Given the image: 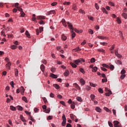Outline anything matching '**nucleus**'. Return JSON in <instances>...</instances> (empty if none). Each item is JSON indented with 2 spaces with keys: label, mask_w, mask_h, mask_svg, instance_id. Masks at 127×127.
Listing matches in <instances>:
<instances>
[{
  "label": "nucleus",
  "mask_w": 127,
  "mask_h": 127,
  "mask_svg": "<svg viewBox=\"0 0 127 127\" xmlns=\"http://www.w3.org/2000/svg\"><path fill=\"white\" fill-rule=\"evenodd\" d=\"M67 24H68V27L70 29V31L71 32V38L72 39H73L75 36H76V33L74 32V28H73V25L69 22H67Z\"/></svg>",
  "instance_id": "1"
},
{
  "label": "nucleus",
  "mask_w": 127,
  "mask_h": 127,
  "mask_svg": "<svg viewBox=\"0 0 127 127\" xmlns=\"http://www.w3.org/2000/svg\"><path fill=\"white\" fill-rule=\"evenodd\" d=\"M74 63L76 65H79V63H83V62H85V60L83 59H79L73 61Z\"/></svg>",
  "instance_id": "2"
},
{
  "label": "nucleus",
  "mask_w": 127,
  "mask_h": 127,
  "mask_svg": "<svg viewBox=\"0 0 127 127\" xmlns=\"http://www.w3.org/2000/svg\"><path fill=\"white\" fill-rule=\"evenodd\" d=\"M62 119H63V122L62 123V125L63 126V127H65L66 125V117H65L64 114L63 115Z\"/></svg>",
  "instance_id": "3"
},
{
  "label": "nucleus",
  "mask_w": 127,
  "mask_h": 127,
  "mask_svg": "<svg viewBox=\"0 0 127 127\" xmlns=\"http://www.w3.org/2000/svg\"><path fill=\"white\" fill-rule=\"evenodd\" d=\"M114 126L115 127H122V126L120 125V122L118 121H115L114 122Z\"/></svg>",
  "instance_id": "4"
},
{
  "label": "nucleus",
  "mask_w": 127,
  "mask_h": 127,
  "mask_svg": "<svg viewBox=\"0 0 127 127\" xmlns=\"http://www.w3.org/2000/svg\"><path fill=\"white\" fill-rule=\"evenodd\" d=\"M45 18H46V17L45 16H37V19H38V20H42V19H45Z\"/></svg>",
  "instance_id": "5"
},
{
  "label": "nucleus",
  "mask_w": 127,
  "mask_h": 127,
  "mask_svg": "<svg viewBox=\"0 0 127 127\" xmlns=\"http://www.w3.org/2000/svg\"><path fill=\"white\" fill-rule=\"evenodd\" d=\"M55 14V10H51L49 12H47L46 15H50V14Z\"/></svg>",
  "instance_id": "6"
},
{
  "label": "nucleus",
  "mask_w": 127,
  "mask_h": 127,
  "mask_svg": "<svg viewBox=\"0 0 127 127\" xmlns=\"http://www.w3.org/2000/svg\"><path fill=\"white\" fill-rule=\"evenodd\" d=\"M98 38L99 39H102V40H107L108 38L107 37L102 36H98Z\"/></svg>",
  "instance_id": "7"
},
{
  "label": "nucleus",
  "mask_w": 127,
  "mask_h": 127,
  "mask_svg": "<svg viewBox=\"0 0 127 127\" xmlns=\"http://www.w3.org/2000/svg\"><path fill=\"white\" fill-rule=\"evenodd\" d=\"M10 66H11V63H8L6 64V68L8 70H10Z\"/></svg>",
  "instance_id": "8"
},
{
  "label": "nucleus",
  "mask_w": 127,
  "mask_h": 127,
  "mask_svg": "<svg viewBox=\"0 0 127 127\" xmlns=\"http://www.w3.org/2000/svg\"><path fill=\"white\" fill-rule=\"evenodd\" d=\"M40 69L42 72H44V69H45V66L43 65V64L41 65Z\"/></svg>",
  "instance_id": "9"
},
{
  "label": "nucleus",
  "mask_w": 127,
  "mask_h": 127,
  "mask_svg": "<svg viewBox=\"0 0 127 127\" xmlns=\"http://www.w3.org/2000/svg\"><path fill=\"white\" fill-rule=\"evenodd\" d=\"M62 40H63L64 41H66V40L67 39V37H66V36H65L64 34H63L62 35Z\"/></svg>",
  "instance_id": "10"
},
{
  "label": "nucleus",
  "mask_w": 127,
  "mask_h": 127,
  "mask_svg": "<svg viewBox=\"0 0 127 127\" xmlns=\"http://www.w3.org/2000/svg\"><path fill=\"white\" fill-rule=\"evenodd\" d=\"M73 85H74V87H75V88H76V89H78L79 90H81V88L80 87L79 85H78V84L75 83H74Z\"/></svg>",
  "instance_id": "11"
},
{
  "label": "nucleus",
  "mask_w": 127,
  "mask_h": 127,
  "mask_svg": "<svg viewBox=\"0 0 127 127\" xmlns=\"http://www.w3.org/2000/svg\"><path fill=\"white\" fill-rule=\"evenodd\" d=\"M64 76H65V77H67L68 76H69V71L68 70H66L65 72L64 73Z\"/></svg>",
  "instance_id": "12"
},
{
  "label": "nucleus",
  "mask_w": 127,
  "mask_h": 127,
  "mask_svg": "<svg viewBox=\"0 0 127 127\" xmlns=\"http://www.w3.org/2000/svg\"><path fill=\"white\" fill-rule=\"evenodd\" d=\"M4 32H5V29H3L1 32V35H3L4 37H5L6 35H5V34L4 33Z\"/></svg>",
  "instance_id": "13"
},
{
  "label": "nucleus",
  "mask_w": 127,
  "mask_h": 127,
  "mask_svg": "<svg viewBox=\"0 0 127 127\" xmlns=\"http://www.w3.org/2000/svg\"><path fill=\"white\" fill-rule=\"evenodd\" d=\"M51 77H52V78H53L54 79H57V75L56 74H54L53 73H52L50 75Z\"/></svg>",
  "instance_id": "14"
},
{
  "label": "nucleus",
  "mask_w": 127,
  "mask_h": 127,
  "mask_svg": "<svg viewBox=\"0 0 127 127\" xmlns=\"http://www.w3.org/2000/svg\"><path fill=\"white\" fill-rule=\"evenodd\" d=\"M80 83H81V85H85L86 82H85V80H84V79L81 78V79H80Z\"/></svg>",
  "instance_id": "15"
},
{
  "label": "nucleus",
  "mask_w": 127,
  "mask_h": 127,
  "mask_svg": "<svg viewBox=\"0 0 127 127\" xmlns=\"http://www.w3.org/2000/svg\"><path fill=\"white\" fill-rule=\"evenodd\" d=\"M95 110L98 113H101V112H102V109H101V108H100L99 107H96Z\"/></svg>",
  "instance_id": "16"
},
{
  "label": "nucleus",
  "mask_w": 127,
  "mask_h": 127,
  "mask_svg": "<svg viewBox=\"0 0 127 127\" xmlns=\"http://www.w3.org/2000/svg\"><path fill=\"white\" fill-rule=\"evenodd\" d=\"M20 119L21 120V121L22 122H24V123H25V122H26V120H25V119H24V118L23 117V116L22 115H20Z\"/></svg>",
  "instance_id": "17"
},
{
  "label": "nucleus",
  "mask_w": 127,
  "mask_h": 127,
  "mask_svg": "<svg viewBox=\"0 0 127 127\" xmlns=\"http://www.w3.org/2000/svg\"><path fill=\"white\" fill-rule=\"evenodd\" d=\"M70 64L71 66L72 67V68H76L77 65H76L75 64L73 63H70Z\"/></svg>",
  "instance_id": "18"
},
{
  "label": "nucleus",
  "mask_w": 127,
  "mask_h": 127,
  "mask_svg": "<svg viewBox=\"0 0 127 127\" xmlns=\"http://www.w3.org/2000/svg\"><path fill=\"white\" fill-rule=\"evenodd\" d=\"M25 34L27 36L28 38H30V34H29L28 31H26Z\"/></svg>",
  "instance_id": "19"
},
{
  "label": "nucleus",
  "mask_w": 127,
  "mask_h": 127,
  "mask_svg": "<svg viewBox=\"0 0 127 127\" xmlns=\"http://www.w3.org/2000/svg\"><path fill=\"white\" fill-rule=\"evenodd\" d=\"M71 108L72 109V110L75 109V102H72L71 104Z\"/></svg>",
  "instance_id": "20"
},
{
  "label": "nucleus",
  "mask_w": 127,
  "mask_h": 127,
  "mask_svg": "<svg viewBox=\"0 0 127 127\" xmlns=\"http://www.w3.org/2000/svg\"><path fill=\"white\" fill-rule=\"evenodd\" d=\"M32 21H35L36 20V18L35 17L36 15L35 14H33L32 15Z\"/></svg>",
  "instance_id": "21"
},
{
  "label": "nucleus",
  "mask_w": 127,
  "mask_h": 127,
  "mask_svg": "<svg viewBox=\"0 0 127 127\" xmlns=\"http://www.w3.org/2000/svg\"><path fill=\"white\" fill-rule=\"evenodd\" d=\"M54 87L56 88V89H60V86H59V85L56 84H54Z\"/></svg>",
  "instance_id": "22"
},
{
  "label": "nucleus",
  "mask_w": 127,
  "mask_h": 127,
  "mask_svg": "<svg viewBox=\"0 0 127 127\" xmlns=\"http://www.w3.org/2000/svg\"><path fill=\"white\" fill-rule=\"evenodd\" d=\"M97 51H99V52H102V53H105V50H103V49H97Z\"/></svg>",
  "instance_id": "23"
},
{
  "label": "nucleus",
  "mask_w": 127,
  "mask_h": 127,
  "mask_svg": "<svg viewBox=\"0 0 127 127\" xmlns=\"http://www.w3.org/2000/svg\"><path fill=\"white\" fill-rule=\"evenodd\" d=\"M102 66H103V67H104L105 68H108V69L110 68V66H109L108 64H102Z\"/></svg>",
  "instance_id": "24"
},
{
  "label": "nucleus",
  "mask_w": 127,
  "mask_h": 127,
  "mask_svg": "<svg viewBox=\"0 0 127 127\" xmlns=\"http://www.w3.org/2000/svg\"><path fill=\"white\" fill-rule=\"evenodd\" d=\"M77 5H76V4H73L72 5V9H73V10H76L77 9Z\"/></svg>",
  "instance_id": "25"
},
{
  "label": "nucleus",
  "mask_w": 127,
  "mask_h": 127,
  "mask_svg": "<svg viewBox=\"0 0 127 127\" xmlns=\"http://www.w3.org/2000/svg\"><path fill=\"white\" fill-rule=\"evenodd\" d=\"M14 71L15 76H16V77H17V76H18V70H17V69H15Z\"/></svg>",
  "instance_id": "26"
},
{
  "label": "nucleus",
  "mask_w": 127,
  "mask_h": 127,
  "mask_svg": "<svg viewBox=\"0 0 127 127\" xmlns=\"http://www.w3.org/2000/svg\"><path fill=\"white\" fill-rule=\"evenodd\" d=\"M102 10L103 12H105V13H106V14H108V11H107L106 8H105V7H102Z\"/></svg>",
  "instance_id": "27"
},
{
  "label": "nucleus",
  "mask_w": 127,
  "mask_h": 127,
  "mask_svg": "<svg viewBox=\"0 0 127 127\" xmlns=\"http://www.w3.org/2000/svg\"><path fill=\"white\" fill-rule=\"evenodd\" d=\"M22 99L24 102H25V103H28L27 98L25 97V96H24L22 98Z\"/></svg>",
  "instance_id": "28"
},
{
  "label": "nucleus",
  "mask_w": 127,
  "mask_h": 127,
  "mask_svg": "<svg viewBox=\"0 0 127 127\" xmlns=\"http://www.w3.org/2000/svg\"><path fill=\"white\" fill-rule=\"evenodd\" d=\"M11 49H13V50H14V49H16V48H17V46H15V45H12L10 47Z\"/></svg>",
  "instance_id": "29"
},
{
  "label": "nucleus",
  "mask_w": 127,
  "mask_h": 127,
  "mask_svg": "<svg viewBox=\"0 0 127 127\" xmlns=\"http://www.w3.org/2000/svg\"><path fill=\"white\" fill-rule=\"evenodd\" d=\"M44 112H45V113H46V114H49V113H50V108L46 109L44 111Z\"/></svg>",
  "instance_id": "30"
},
{
  "label": "nucleus",
  "mask_w": 127,
  "mask_h": 127,
  "mask_svg": "<svg viewBox=\"0 0 127 127\" xmlns=\"http://www.w3.org/2000/svg\"><path fill=\"white\" fill-rule=\"evenodd\" d=\"M112 91H110L109 93H105V96H106V97H110V95H112Z\"/></svg>",
  "instance_id": "31"
},
{
  "label": "nucleus",
  "mask_w": 127,
  "mask_h": 127,
  "mask_svg": "<svg viewBox=\"0 0 127 127\" xmlns=\"http://www.w3.org/2000/svg\"><path fill=\"white\" fill-rule=\"evenodd\" d=\"M122 16H123V17H124V18H125L126 19H127V14L126 13H123L122 14Z\"/></svg>",
  "instance_id": "32"
},
{
  "label": "nucleus",
  "mask_w": 127,
  "mask_h": 127,
  "mask_svg": "<svg viewBox=\"0 0 127 127\" xmlns=\"http://www.w3.org/2000/svg\"><path fill=\"white\" fill-rule=\"evenodd\" d=\"M97 70H98V67H97V66H95L92 68V72H97Z\"/></svg>",
  "instance_id": "33"
},
{
  "label": "nucleus",
  "mask_w": 127,
  "mask_h": 127,
  "mask_svg": "<svg viewBox=\"0 0 127 127\" xmlns=\"http://www.w3.org/2000/svg\"><path fill=\"white\" fill-rule=\"evenodd\" d=\"M20 14H21V17H24L25 15V13H24L23 11H22L21 12H20Z\"/></svg>",
  "instance_id": "34"
},
{
  "label": "nucleus",
  "mask_w": 127,
  "mask_h": 127,
  "mask_svg": "<svg viewBox=\"0 0 127 127\" xmlns=\"http://www.w3.org/2000/svg\"><path fill=\"white\" fill-rule=\"evenodd\" d=\"M10 109L11 111H16V108L12 106L10 107Z\"/></svg>",
  "instance_id": "35"
},
{
  "label": "nucleus",
  "mask_w": 127,
  "mask_h": 127,
  "mask_svg": "<svg viewBox=\"0 0 127 127\" xmlns=\"http://www.w3.org/2000/svg\"><path fill=\"white\" fill-rule=\"evenodd\" d=\"M116 64H118V65H122V62L120 60H117L116 61Z\"/></svg>",
  "instance_id": "36"
},
{
  "label": "nucleus",
  "mask_w": 127,
  "mask_h": 127,
  "mask_svg": "<svg viewBox=\"0 0 127 127\" xmlns=\"http://www.w3.org/2000/svg\"><path fill=\"white\" fill-rule=\"evenodd\" d=\"M73 51H75V52H77V51H80V48L78 47L74 49Z\"/></svg>",
  "instance_id": "37"
},
{
  "label": "nucleus",
  "mask_w": 127,
  "mask_h": 127,
  "mask_svg": "<svg viewBox=\"0 0 127 127\" xmlns=\"http://www.w3.org/2000/svg\"><path fill=\"white\" fill-rule=\"evenodd\" d=\"M90 62L91 63H95V62H96V60L95 59V58H92L90 60Z\"/></svg>",
  "instance_id": "38"
},
{
  "label": "nucleus",
  "mask_w": 127,
  "mask_h": 127,
  "mask_svg": "<svg viewBox=\"0 0 127 127\" xmlns=\"http://www.w3.org/2000/svg\"><path fill=\"white\" fill-rule=\"evenodd\" d=\"M102 83H106V82H108V79L107 78L105 77V78H103L102 79Z\"/></svg>",
  "instance_id": "39"
},
{
  "label": "nucleus",
  "mask_w": 127,
  "mask_h": 127,
  "mask_svg": "<svg viewBox=\"0 0 127 127\" xmlns=\"http://www.w3.org/2000/svg\"><path fill=\"white\" fill-rule=\"evenodd\" d=\"M70 3H71L70 2H67V1H65V2H64L63 3V4H64V5H66V4L67 5H69V4H70Z\"/></svg>",
  "instance_id": "40"
},
{
  "label": "nucleus",
  "mask_w": 127,
  "mask_h": 127,
  "mask_svg": "<svg viewBox=\"0 0 127 127\" xmlns=\"http://www.w3.org/2000/svg\"><path fill=\"white\" fill-rule=\"evenodd\" d=\"M88 32L89 33H90V34H94V31H93V30L91 29H89L88 30Z\"/></svg>",
  "instance_id": "41"
},
{
  "label": "nucleus",
  "mask_w": 127,
  "mask_h": 127,
  "mask_svg": "<svg viewBox=\"0 0 127 127\" xmlns=\"http://www.w3.org/2000/svg\"><path fill=\"white\" fill-rule=\"evenodd\" d=\"M117 21L119 24H121V23H122V21L121 20V19H120V18H117Z\"/></svg>",
  "instance_id": "42"
},
{
  "label": "nucleus",
  "mask_w": 127,
  "mask_h": 127,
  "mask_svg": "<svg viewBox=\"0 0 127 127\" xmlns=\"http://www.w3.org/2000/svg\"><path fill=\"white\" fill-rule=\"evenodd\" d=\"M90 98H91L92 101H94V99H95V95L94 94H91L90 95Z\"/></svg>",
  "instance_id": "43"
},
{
  "label": "nucleus",
  "mask_w": 127,
  "mask_h": 127,
  "mask_svg": "<svg viewBox=\"0 0 127 127\" xmlns=\"http://www.w3.org/2000/svg\"><path fill=\"white\" fill-rule=\"evenodd\" d=\"M109 68H110V70H114V69H115V66L114 65L111 64Z\"/></svg>",
  "instance_id": "44"
},
{
  "label": "nucleus",
  "mask_w": 127,
  "mask_h": 127,
  "mask_svg": "<svg viewBox=\"0 0 127 127\" xmlns=\"http://www.w3.org/2000/svg\"><path fill=\"white\" fill-rule=\"evenodd\" d=\"M20 92H24L25 90L24 89V87L23 86H21L20 88Z\"/></svg>",
  "instance_id": "45"
},
{
  "label": "nucleus",
  "mask_w": 127,
  "mask_h": 127,
  "mask_svg": "<svg viewBox=\"0 0 127 127\" xmlns=\"http://www.w3.org/2000/svg\"><path fill=\"white\" fill-rule=\"evenodd\" d=\"M109 4L111 5V6H115V3L112 1H110L109 2Z\"/></svg>",
  "instance_id": "46"
},
{
  "label": "nucleus",
  "mask_w": 127,
  "mask_h": 127,
  "mask_svg": "<svg viewBox=\"0 0 127 127\" xmlns=\"http://www.w3.org/2000/svg\"><path fill=\"white\" fill-rule=\"evenodd\" d=\"M29 119L30 120V121H32V122H35V120L33 119V118H32V117H31V115H30L29 117Z\"/></svg>",
  "instance_id": "47"
},
{
  "label": "nucleus",
  "mask_w": 127,
  "mask_h": 127,
  "mask_svg": "<svg viewBox=\"0 0 127 127\" xmlns=\"http://www.w3.org/2000/svg\"><path fill=\"white\" fill-rule=\"evenodd\" d=\"M76 100L78 101V102H82V98L80 97H76Z\"/></svg>",
  "instance_id": "48"
},
{
  "label": "nucleus",
  "mask_w": 127,
  "mask_h": 127,
  "mask_svg": "<svg viewBox=\"0 0 127 127\" xmlns=\"http://www.w3.org/2000/svg\"><path fill=\"white\" fill-rule=\"evenodd\" d=\"M125 78H126V74H122L121 76V80H124V79H125Z\"/></svg>",
  "instance_id": "49"
},
{
  "label": "nucleus",
  "mask_w": 127,
  "mask_h": 127,
  "mask_svg": "<svg viewBox=\"0 0 127 127\" xmlns=\"http://www.w3.org/2000/svg\"><path fill=\"white\" fill-rule=\"evenodd\" d=\"M79 71L82 73L83 74H85V70H84V69L83 68H80L79 69Z\"/></svg>",
  "instance_id": "50"
},
{
  "label": "nucleus",
  "mask_w": 127,
  "mask_h": 127,
  "mask_svg": "<svg viewBox=\"0 0 127 127\" xmlns=\"http://www.w3.org/2000/svg\"><path fill=\"white\" fill-rule=\"evenodd\" d=\"M79 12H80V13H83L84 14H86V12H85L84 11V10L82 9H80L79 10Z\"/></svg>",
  "instance_id": "51"
},
{
  "label": "nucleus",
  "mask_w": 127,
  "mask_h": 127,
  "mask_svg": "<svg viewBox=\"0 0 127 127\" xmlns=\"http://www.w3.org/2000/svg\"><path fill=\"white\" fill-rule=\"evenodd\" d=\"M90 86H91V87H96L97 84H93V83H92L90 82Z\"/></svg>",
  "instance_id": "52"
},
{
  "label": "nucleus",
  "mask_w": 127,
  "mask_h": 127,
  "mask_svg": "<svg viewBox=\"0 0 127 127\" xmlns=\"http://www.w3.org/2000/svg\"><path fill=\"white\" fill-rule=\"evenodd\" d=\"M105 90L106 93H110V92H112L111 90H109V89L107 87L105 88Z\"/></svg>",
  "instance_id": "53"
},
{
  "label": "nucleus",
  "mask_w": 127,
  "mask_h": 127,
  "mask_svg": "<svg viewBox=\"0 0 127 127\" xmlns=\"http://www.w3.org/2000/svg\"><path fill=\"white\" fill-rule=\"evenodd\" d=\"M39 23L40 24H45V23L44 22V21L41 20L40 21H39Z\"/></svg>",
  "instance_id": "54"
},
{
  "label": "nucleus",
  "mask_w": 127,
  "mask_h": 127,
  "mask_svg": "<svg viewBox=\"0 0 127 127\" xmlns=\"http://www.w3.org/2000/svg\"><path fill=\"white\" fill-rule=\"evenodd\" d=\"M17 109L19 111H22V110H23V108H22L21 106H19L17 107Z\"/></svg>",
  "instance_id": "55"
},
{
  "label": "nucleus",
  "mask_w": 127,
  "mask_h": 127,
  "mask_svg": "<svg viewBox=\"0 0 127 127\" xmlns=\"http://www.w3.org/2000/svg\"><path fill=\"white\" fill-rule=\"evenodd\" d=\"M104 110H105V111H106V112H107L108 113H110V111L109 110V108L107 107H104Z\"/></svg>",
  "instance_id": "56"
},
{
  "label": "nucleus",
  "mask_w": 127,
  "mask_h": 127,
  "mask_svg": "<svg viewBox=\"0 0 127 127\" xmlns=\"http://www.w3.org/2000/svg\"><path fill=\"white\" fill-rule=\"evenodd\" d=\"M57 5V2H54L51 3V5L52 6H55V5Z\"/></svg>",
  "instance_id": "57"
},
{
  "label": "nucleus",
  "mask_w": 127,
  "mask_h": 127,
  "mask_svg": "<svg viewBox=\"0 0 127 127\" xmlns=\"http://www.w3.org/2000/svg\"><path fill=\"white\" fill-rule=\"evenodd\" d=\"M108 125L110 127H114V126L113 125V123H112L111 122H108Z\"/></svg>",
  "instance_id": "58"
},
{
  "label": "nucleus",
  "mask_w": 127,
  "mask_h": 127,
  "mask_svg": "<svg viewBox=\"0 0 127 127\" xmlns=\"http://www.w3.org/2000/svg\"><path fill=\"white\" fill-rule=\"evenodd\" d=\"M98 91L101 94H103V93H104V91H103V89L102 88H99L98 89Z\"/></svg>",
  "instance_id": "59"
},
{
  "label": "nucleus",
  "mask_w": 127,
  "mask_h": 127,
  "mask_svg": "<svg viewBox=\"0 0 127 127\" xmlns=\"http://www.w3.org/2000/svg\"><path fill=\"white\" fill-rule=\"evenodd\" d=\"M43 100L45 104L47 103V99H46V97H43Z\"/></svg>",
  "instance_id": "60"
},
{
  "label": "nucleus",
  "mask_w": 127,
  "mask_h": 127,
  "mask_svg": "<svg viewBox=\"0 0 127 127\" xmlns=\"http://www.w3.org/2000/svg\"><path fill=\"white\" fill-rule=\"evenodd\" d=\"M95 6L96 9H99V5H98V3H95Z\"/></svg>",
  "instance_id": "61"
},
{
  "label": "nucleus",
  "mask_w": 127,
  "mask_h": 127,
  "mask_svg": "<svg viewBox=\"0 0 127 127\" xmlns=\"http://www.w3.org/2000/svg\"><path fill=\"white\" fill-rule=\"evenodd\" d=\"M17 8L19 11H20V12H21V11H23L22 8H20V7H17Z\"/></svg>",
  "instance_id": "62"
},
{
  "label": "nucleus",
  "mask_w": 127,
  "mask_h": 127,
  "mask_svg": "<svg viewBox=\"0 0 127 127\" xmlns=\"http://www.w3.org/2000/svg\"><path fill=\"white\" fill-rule=\"evenodd\" d=\"M121 74L122 75H124V74H126V70L125 69H123L122 71H121Z\"/></svg>",
  "instance_id": "63"
},
{
  "label": "nucleus",
  "mask_w": 127,
  "mask_h": 127,
  "mask_svg": "<svg viewBox=\"0 0 127 127\" xmlns=\"http://www.w3.org/2000/svg\"><path fill=\"white\" fill-rule=\"evenodd\" d=\"M39 30L40 33L42 32V31H43V27H40Z\"/></svg>",
  "instance_id": "64"
}]
</instances>
